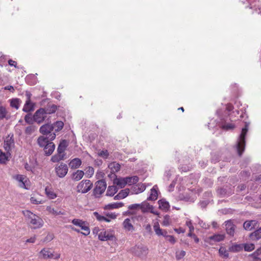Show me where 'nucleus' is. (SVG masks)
I'll return each mask as SVG.
<instances>
[{"label":"nucleus","mask_w":261,"mask_h":261,"mask_svg":"<svg viewBox=\"0 0 261 261\" xmlns=\"http://www.w3.org/2000/svg\"><path fill=\"white\" fill-rule=\"evenodd\" d=\"M39 146L43 148L44 155L49 156L54 151L56 147L55 144L53 142L47 141V139L44 136H39L37 140Z\"/></svg>","instance_id":"obj_1"},{"label":"nucleus","mask_w":261,"mask_h":261,"mask_svg":"<svg viewBox=\"0 0 261 261\" xmlns=\"http://www.w3.org/2000/svg\"><path fill=\"white\" fill-rule=\"evenodd\" d=\"M250 125L249 122H245V126L242 129L241 133L236 145L238 154L239 156H241L244 151L246 145V136L248 130V127Z\"/></svg>","instance_id":"obj_2"},{"label":"nucleus","mask_w":261,"mask_h":261,"mask_svg":"<svg viewBox=\"0 0 261 261\" xmlns=\"http://www.w3.org/2000/svg\"><path fill=\"white\" fill-rule=\"evenodd\" d=\"M95 187L93 190V195L98 198L106 190L107 188V184L104 179H101L97 181L95 184Z\"/></svg>","instance_id":"obj_3"},{"label":"nucleus","mask_w":261,"mask_h":261,"mask_svg":"<svg viewBox=\"0 0 261 261\" xmlns=\"http://www.w3.org/2000/svg\"><path fill=\"white\" fill-rule=\"evenodd\" d=\"M93 187V183L89 179L83 180L77 186L78 193H86Z\"/></svg>","instance_id":"obj_4"},{"label":"nucleus","mask_w":261,"mask_h":261,"mask_svg":"<svg viewBox=\"0 0 261 261\" xmlns=\"http://www.w3.org/2000/svg\"><path fill=\"white\" fill-rule=\"evenodd\" d=\"M133 253L141 258H145L148 254V248L142 245L135 246L132 249Z\"/></svg>","instance_id":"obj_5"},{"label":"nucleus","mask_w":261,"mask_h":261,"mask_svg":"<svg viewBox=\"0 0 261 261\" xmlns=\"http://www.w3.org/2000/svg\"><path fill=\"white\" fill-rule=\"evenodd\" d=\"M14 135L12 133L9 134L4 141V148L7 151V154L10 155V151L12 148L15 146V142L14 139Z\"/></svg>","instance_id":"obj_6"},{"label":"nucleus","mask_w":261,"mask_h":261,"mask_svg":"<svg viewBox=\"0 0 261 261\" xmlns=\"http://www.w3.org/2000/svg\"><path fill=\"white\" fill-rule=\"evenodd\" d=\"M46 117L45 111L43 108H41L37 110L34 114V120L38 124L42 123Z\"/></svg>","instance_id":"obj_7"},{"label":"nucleus","mask_w":261,"mask_h":261,"mask_svg":"<svg viewBox=\"0 0 261 261\" xmlns=\"http://www.w3.org/2000/svg\"><path fill=\"white\" fill-rule=\"evenodd\" d=\"M225 238L224 234H214V235L207 237L205 242L210 245H214L215 243L220 242L223 241Z\"/></svg>","instance_id":"obj_8"},{"label":"nucleus","mask_w":261,"mask_h":261,"mask_svg":"<svg viewBox=\"0 0 261 261\" xmlns=\"http://www.w3.org/2000/svg\"><path fill=\"white\" fill-rule=\"evenodd\" d=\"M57 175L60 178H63L67 174L68 168L66 164L61 163L60 165L55 167Z\"/></svg>","instance_id":"obj_9"},{"label":"nucleus","mask_w":261,"mask_h":261,"mask_svg":"<svg viewBox=\"0 0 261 261\" xmlns=\"http://www.w3.org/2000/svg\"><path fill=\"white\" fill-rule=\"evenodd\" d=\"M98 239L101 241H115L116 240L115 234L109 233L106 232V230H103L98 234Z\"/></svg>","instance_id":"obj_10"},{"label":"nucleus","mask_w":261,"mask_h":261,"mask_svg":"<svg viewBox=\"0 0 261 261\" xmlns=\"http://www.w3.org/2000/svg\"><path fill=\"white\" fill-rule=\"evenodd\" d=\"M225 229L227 233L231 237H233L235 233L236 225L233 224L232 220H229L225 222Z\"/></svg>","instance_id":"obj_11"},{"label":"nucleus","mask_w":261,"mask_h":261,"mask_svg":"<svg viewBox=\"0 0 261 261\" xmlns=\"http://www.w3.org/2000/svg\"><path fill=\"white\" fill-rule=\"evenodd\" d=\"M40 254L42 255V257L44 259L47 258H54L58 259L60 257V254H57L56 256H54V254L49 251V249L43 248L40 252Z\"/></svg>","instance_id":"obj_12"},{"label":"nucleus","mask_w":261,"mask_h":261,"mask_svg":"<svg viewBox=\"0 0 261 261\" xmlns=\"http://www.w3.org/2000/svg\"><path fill=\"white\" fill-rule=\"evenodd\" d=\"M54 129L53 124L50 123H46L42 125L39 129V132L43 135H48Z\"/></svg>","instance_id":"obj_13"},{"label":"nucleus","mask_w":261,"mask_h":261,"mask_svg":"<svg viewBox=\"0 0 261 261\" xmlns=\"http://www.w3.org/2000/svg\"><path fill=\"white\" fill-rule=\"evenodd\" d=\"M30 223L34 226V229H37L42 227L43 221L41 218L36 215L30 221Z\"/></svg>","instance_id":"obj_14"},{"label":"nucleus","mask_w":261,"mask_h":261,"mask_svg":"<svg viewBox=\"0 0 261 261\" xmlns=\"http://www.w3.org/2000/svg\"><path fill=\"white\" fill-rule=\"evenodd\" d=\"M68 146V143L66 140H62L59 143L58 148L57 152L59 154H66L65 152L66 148Z\"/></svg>","instance_id":"obj_15"},{"label":"nucleus","mask_w":261,"mask_h":261,"mask_svg":"<svg viewBox=\"0 0 261 261\" xmlns=\"http://www.w3.org/2000/svg\"><path fill=\"white\" fill-rule=\"evenodd\" d=\"M257 224L255 220H247L243 224V227L246 230H251L254 229Z\"/></svg>","instance_id":"obj_16"},{"label":"nucleus","mask_w":261,"mask_h":261,"mask_svg":"<svg viewBox=\"0 0 261 261\" xmlns=\"http://www.w3.org/2000/svg\"><path fill=\"white\" fill-rule=\"evenodd\" d=\"M129 193V189L128 188L121 190L118 194L114 196L115 200H119L126 197Z\"/></svg>","instance_id":"obj_17"},{"label":"nucleus","mask_w":261,"mask_h":261,"mask_svg":"<svg viewBox=\"0 0 261 261\" xmlns=\"http://www.w3.org/2000/svg\"><path fill=\"white\" fill-rule=\"evenodd\" d=\"M81 164L82 161L80 159L74 158L69 162V166L71 169H74L79 168Z\"/></svg>","instance_id":"obj_18"},{"label":"nucleus","mask_w":261,"mask_h":261,"mask_svg":"<svg viewBox=\"0 0 261 261\" xmlns=\"http://www.w3.org/2000/svg\"><path fill=\"white\" fill-rule=\"evenodd\" d=\"M10 118V115L8 114V112L5 107L0 106V120L6 119L8 120Z\"/></svg>","instance_id":"obj_19"},{"label":"nucleus","mask_w":261,"mask_h":261,"mask_svg":"<svg viewBox=\"0 0 261 261\" xmlns=\"http://www.w3.org/2000/svg\"><path fill=\"white\" fill-rule=\"evenodd\" d=\"M45 114H51L55 113L58 109V106L54 104L48 105L47 106L43 108Z\"/></svg>","instance_id":"obj_20"},{"label":"nucleus","mask_w":261,"mask_h":261,"mask_svg":"<svg viewBox=\"0 0 261 261\" xmlns=\"http://www.w3.org/2000/svg\"><path fill=\"white\" fill-rule=\"evenodd\" d=\"M250 239L252 241H257L261 238V227L255 230L249 234Z\"/></svg>","instance_id":"obj_21"},{"label":"nucleus","mask_w":261,"mask_h":261,"mask_svg":"<svg viewBox=\"0 0 261 261\" xmlns=\"http://www.w3.org/2000/svg\"><path fill=\"white\" fill-rule=\"evenodd\" d=\"M10 106L12 108L18 110L21 102V100L18 98H13L9 100Z\"/></svg>","instance_id":"obj_22"},{"label":"nucleus","mask_w":261,"mask_h":261,"mask_svg":"<svg viewBox=\"0 0 261 261\" xmlns=\"http://www.w3.org/2000/svg\"><path fill=\"white\" fill-rule=\"evenodd\" d=\"M84 175V172L83 171L77 170L72 174L71 177L74 181H79L83 178Z\"/></svg>","instance_id":"obj_23"},{"label":"nucleus","mask_w":261,"mask_h":261,"mask_svg":"<svg viewBox=\"0 0 261 261\" xmlns=\"http://www.w3.org/2000/svg\"><path fill=\"white\" fill-rule=\"evenodd\" d=\"M159 204V208L165 211V212L168 211L170 208V205L168 202L166 201L164 199L159 200L158 201Z\"/></svg>","instance_id":"obj_24"},{"label":"nucleus","mask_w":261,"mask_h":261,"mask_svg":"<svg viewBox=\"0 0 261 261\" xmlns=\"http://www.w3.org/2000/svg\"><path fill=\"white\" fill-rule=\"evenodd\" d=\"M124 228L128 231H133L134 230L135 228L130 222V220L129 218H126L123 222Z\"/></svg>","instance_id":"obj_25"},{"label":"nucleus","mask_w":261,"mask_h":261,"mask_svg":"<svg viewBox=\"0 0 261 261\" xmlns=\"http://www.w3.org/2000/svg\"><path fill=\"white\" fill-rule=\"evenodd\" d=\"M140 204L139 208H140L142 213H145L148 212L151 208H153L152 205H150L148 202H143Z\"/></svg>","instance_id":"obj_26"},{"label":"nucleus","mask_w":261,"mask_h":261,"mask_svg":"<svg viewBox=\"0 0 261 261\" xmlns=\"http://www.w3.org/2000/svg\"><path fill=\"white\" fill-rule=\"evenodd\" d=\"M124 206V203L122 202H116L113 203H110L107 205H106L104 206V209L108 210H112L114 208H118L119 207H121Z\"/></svg>","instance_id":"obj_27"},{"label":"nucleus","mask_w":261,"mask_h":261,"mask_svg":"<svg viewBox=\"0 0 261 261\" xmlns=\"http://www.w3.org/2000/svg\"><path fill=\"white\" fill-rule=\"evenodd\" d=\"M118 190V188L115 186H110L108 187L106 195L107 196H113Z\"/></svg>","instance_id":"obj_28"},{"label":"nucleus","mask_w":261,"mask_h":261,"mask_svg":"<svg viewBox=\"0 0 261 261\" xmlns=\"http://www.w3.org/2000/svg\"><path fill=\"white\" fill-rule=\"evenodd\" d=\"M35 103L32 102V101H29V103L28 105H26V102L24 105V106L22 109V111L24 112L29 113L32 112L35 109Z\"/></svg>","instance_id":"obj_29"},{"label":"nucleus","mask_w":261,"mask_h":261,"mask_svg":"<svg viewBox=\"0 0 261 261\" xmlns=\"http://www.w3.org/2000/svg\"><path fill=\"white\" fill-rule=\"evenodd\" d=\"M66 154H59L57 152V154L53 155L51 158L50 161L53 163H57L60 161L63 160L65 159Z\"/></svg>","instance_id":"obj_30"},{"label":"nucleus","mask_w":261,"mask_h":261,"mask_svg":"<svg viewBox=\"0 0 261 261\" xmlns=\"http://www.w3.org/2000/svg\"><path fill=\"white\" fill-rule=\"evenodd\" d=\"M114 183L119 186L120 188H124L127 185L125 178H116L114 181Z\"/></svg>","instance_id":"obj_31"},{"label":"nucleus","mask_w":261,"mask_h":261,"mask_svg":"<svg viewBox=\"0 0 261 261\" xmlns=\"http://www.w3.org/2000/svg\"><path fill=\"white\" fill-rule=\"evenodd\" d=\"M155 187H156V186H154L151 189L150 196L147 198L148 200H155L158 198V191L155 189Z\"/></svg>","instance_id":"obj_32"},{"label":"nucleus","mask_w":261,"mask_h":261,"mask_svg":"<svg viewBox=\"0 0 261 261\" xmlns=\"http://www.w3.org/2000/svg\"><path fill=\"white\" fill-rule=\"evenodd\" d=\"M243 249V244H234L229 247V251L232 252H238Z\"/></svg>","instance_id":"obj_33"},{"label":"nucleus","mask_w":261,"mask_h":261,"mask_svg":"<svg viewBox=\"0 0 261 261\" xmlns=\"http://www.w3.org/2000/svg\"><path fill=\"white\" fill-rule=\"evenodd\" d=\"M53 124L54 127V130L56 133L60 131L64 126V123L62 121H57Z\"/></svg>","instance_id":"obj_34"},{"label":"nucleus","mask_w":261,"mask_h":261,"mask_svg":"<svg viewBox=\"0 0 261 261\" xmlns=\"http://www.w3.org/2000/svg\"><path fill=\"white\" fill-rule=\"evenodd\" d=\"M93 215L96 217V219L99 221H105L107 222H110L111 221V219L109 218H107L103 216H101L99 214V213L97 212H95L93 213Z\"/></svg>","instance_id":"obj_35"},{"label":"nucleus","mask_w":261,"mask_h":261,"mask_svg":"<svg viewBox=\"0 0 261 261\" xmlns=\"http://www.w3.org/2000/svg\"><path fill=\"white\" fill-rule=\"evenodd\" d=\"M127 184L131 185L135 184L139 181V177L137 176L125 177Z\"/></svg>","instance_id":"obj_36"},{"label":"nucleus","mask_w":261,"mask_h":261,"mask_svg":"<svg viewBox=\"0 0 261 261\" xmlns=\"http://www.w3.org/2000/svg\"><path fill=\"white\" fill-rule=\"evenodd\" d=\"M24 120L27 123L29 124H33L35 122V120H34V115H32L30 112L24 116Z\"/></svg>","instance_id":"obj_37"},{"label":"nucleus","mask_w":261,"mask_h":261,"mask_svg":"<svg viewBox=\"0 0 261 261\" xmlns=\"http://www.w3.org/2000/svg\"><path fill=\"white\" fill-rule=\"evenodd\" d=\"M229 249L227 250L223 247H221L219 250L220 255L225 258H227L229 257Z\"/></svg>","instance_id":"obj_38"},{"label":"nucleus","mask_w":261,"mask_h":261,"mask_svg":"<svg viewBox=\"0 0 261 261\" xmlns=\"http://www.w3.org/2000/svg\"><path fill=\"white\" fill-rule=\"evenodd\" d=\"M9 154H7V152L6 153L3 152L1 150V153H0V164H5L7 161H8V155Z\"/></svg>","instance_id":"obj_39"},{"label":"nucleus","mask_w":261,"mask_h":261,"mask_svg":"<svg viewBox=\"0 0 261 261\" xmlns=\"http://www.w3.org/2000/svg\"><path fill=\"white\" fill-rule=\"evenodd\" d=\"M261 254V247L256 249L253 253L249 255V256L252 257L254 259L261 260V258L258 256Z\"/></svg>","instance_id":"obj_40"},{"label":"nucleus","mask_w":261,"mask_h":261,"mask_svg":"<svg viewBox=\"0 0 261 261\" xmlns=\"http://www.w3.org/2000/svg\"><path fill=\"white\" fill-rule=\"evenodd\" d=\"M81 229L84 231V232H82L81 233L84 236H88L90 232V228L89 226L87 225V223L85 221V223L83 224L81 227Z\"/></svg>","instance_id":"obj_41"},{"label":"nucleus","mask_w":261,"mask_h":261,"mask_svg":"<svg viewBox=\"0 0 261 261\" xmlns=\"http://www.w3.org/2000/svg\"><path fill=\"white\" fill-rule=\"evenodd\" d=\"M109 167L113 171V172H118L120 169V166L118 163L113 162L111 163Z\"/></svg>","instance_id":"obj_42"},{"label":"nucleus","mask_w":261,"mask_h":261,"mask_svg":"<svg viewBox=\"0 0 261 261\" xmlns=\"http://www.w3.org/2000/svg\"><path fill=\"white\" fill-rule=\"evenodd\" d=\"M22 214H23L24 217L28 218L30 221L36 216L35 214H33L31 211L28 210L23 211Z\"/></svg>","instance_id":"obj_43"},{"label":"nucleus","mask_w":261,"mask_h":261,"mask_svg":"<svg viewBox=\"0 0 261 261\" xmlns=\"http://www.w3.org/2000/svg\"><path fill=\"white\" fill-rule=\"evenodd\" d=\"M243 247L245 251H251L255 249V245L253 243L244 244H243Z\"/></svg>","instance_id":"obj_44"},{"label":"nucleus","mask_w":261,"mask_h":261,"mask_svg":"<svg viewBox=\"0 0 261 261\" xmlns=\"http://www.w3.org/2000/svg\"><path fill=\"white\" fill-rule=\"evenodd\" d=\"M235 128V125L233 123H225L222 126V128L226 130H232Z\"/></svg>","instance_id":"obj_45"},{"label":"nucleus","mask_w":261,"mask_h":261,"mask_svg":"<svg viewBox=\"0 0 261 261\" xmlns=\"http://www.w3.org/2000/svg\"><path fill=\"white\" fill-rule=\"evenodd\" d=\"M45 193L47 197L51 199H53L57 197L56 193H55L53 191L47 188H45Z\"/></svg>","instance_id":"obj_46"},{"label":"nucleus","mask_w":261,"mask_h":261,"mask_svg":"<svg viewBox=\"0 0 261 261\" xmlns=\"http://www.w3.org/2000/svg\"><path fill=\"white\" fill-rule=\"evenodd\" d=\"M35 129L36 127L34 126L30 125L27 126L25 129V134L28 135H30L35 131Z\"/></svg>","instance_id":"obj_47"},{"label":"nucleus","mask_w":261,"mask_h":261,"mask_svg":"<svg viewBox=\"0 0 261 261\" xmlns=\"http://www.w3.org/2000/svg\"><path fill=\"white\" fill-rule=\"evenodd\" d=\"M218 194L223 197L227 194V189L224 187L218 188L217 190Z\"/></svg>","instance_id":"obj_48"},{"label":"nucleus","mask_w":261,"mask_h":261,"mask_svg":"<svg viewBox=\"0 0 261 261\" xmlns=\"http://www.w3.org/2000/svg\"><path fill=\"white\" fill-rule=\"evenodd\" d=\"M154 230L155 233L158 236H161L163 230L160 228L158 223H155L153 226Z\"/></svg>","instance_id":"obj_49"},{"label":"nucleus","mask_w":261,"mask_h":261,"mask_svg":"<svg viewBox=\"0 0 261 261\" xmlns=\"http://www.w3.org/2000/svg\"><path fill=\"white\" fill-rule=\"evenodd\" d=\"M15 179L22 184V185L20 186L21 187H24L25 186V184L23 182L24 177L22 175L18 174L15 175Z\"/></svg>","instance_id":"obj_50"},{"label":"nucleus","mask_w":261,"mask_h":261,"mask_svg":"<svg viewBox=\"0 0 261 261\" xmlns=\"http://www.w3.org/2000/svg\"><path fill=\"white\" fill-rule=\"evenodd\" d=\"M86 174L88 177H91L94 174V170L92 167L89 166L87 167Z\"/></svg>","instance_id":"obj_51"},{"label":"nucleus","mask_w":261,"mask_h":261,"mask_svg":"<svg viewBox=\"0 0 261 261\" xmlns=\"http://www.w3.org/2000/svg\"><path fill=\"white\" fill-rule=\"evenodd\" d=\"M85 221H84L81 219H74L72 221V223L76 226L81 227L83 224L85 223Z\"/></svg>","instance_id":"obj_52"},{"label":"nucleus","mask_w":261,"mask_h":261,"mask_svg":"<svg viewBox=\"0 0 261 261\" xmlns=\"http://www.w3.org/2000/svg\"><path fill=\"white\" fill-rule=\"evenodd\" d=\"M241 175L244 180H246L250 176V172L249 171L244 170L241 172Z\"/></svg>","instance_id":"obj_53"},{"label":"nucleus","mask_w":261,"mask_h":261,"mask_svg":"<svg viewBox=\"0 0 261 261\" xmlns=\"http://www.w3.org/2000/svg\"><path fill=\"white\" fill-rule=\"evenodd\" d=\"M169 220H170V216L168 215H166L164 217V220L162 222V225L164 226H167L169 225V224H170Z\"/></svg>","instance_id":"obj_54"},{"label":"nucleus","mask_w":261,"mask_h":261,"mask_svg":"<svg viewBox=\"0 0 261 261\" xmlns=\"http://www.w3.org/2000/svg\"><path fill=\"white\" fill-rule=\"evenodd\" d=\"M56 132H54L53 133L51 132V133L48 134L49 135L48 136H46L45 137L47 139L48 141L51 142L53 140H54L56 138Z\"/></svg>","instance_id":"obj_55"},{"label":"nucleus","mask_w":261,"mask_h":261,"mask_svg":"<svg viewBox=\"0 0 261 261\" xmlns=\"http://www.w3.org/2000/svg\"><path fill=\"white\" fill-rule=\"evenodd\" d=\"M54 238V234L51 233H48L46 237L44 238L43 242H50L53 240Z\"/></svg>","instance_id":"obj_56"},{"label":"nucleus","mask_w":261,"mask_h":261,"mask_svg":"<svg viewBox=\"0 0 261 261\" xmlns=\"http://www.w3.org/2000/svg\"><path fill=\"white\" fill-rule=\"evenodd\" d=\"M25 96L27 97L26 105H28L29 103V101H31V98L32 95L31 93L29 91H25Z\"/></svg>","instance_id":"obj_57"},{"label":"nucleus","mask_w":261,"mask_h":261,"mask_svg":"<svg viewBox=\"0 0 261 261\" xmlns=\"http://www.w3.org/2000/svg\"><path fill=\"white\" fill-rule=\"evenodd\" d=\"M186 255V252L185 251H181L179 252L176 253V258L179 260L182 258Z\"/></svg>","instance_id":"obj_58"},{"label":"nucleus","mask_w":261,"mask_h":261,"mask_svg":"<svg viewBox=\"0 0 261 261\" xmlns=\"http://www.w3.org/2000/svg\"><path fill=\"white\" fill-rule=\"evenodd\" d=\"M98 155L100 156L105 159H107L109 156V152L107 150H101L99 153Z\"/></svg>","instance_id":"obj_59"},{"label":"nucleus","mask_w":261,"mask_h":261,"mask_svg":"<svg viewBox=\"0 0 261 261\" xmlns=\"http://www.w3.org/2000/svg\"><path fill=\"white\" fill-rule=\"evenodd\" d=\"M252 178H253V180L258 184H261V174L255 175Z\"/></svg>","instance_id":"obj_60"},{"label":"nucleus","mask_w":261,"mask_h":261,"mask_svg":"<svg viewBox=\"0 0 261 261\" xmlns=\"http://www.w3.org/2000/svg\"><path fill=\"white\" fill-rule=\"evenodd\" d=\"M51 212L55 215H65V213L64 212L59 210H56L54 208H53L51 210Z\"/></svg>","instance_id":"obj_61"},{"label":"nucleus","mask_w":261,"mask_h":261,"mask_svg":"<svg viewBox=\"0 0 261 261\" xmlns=\"http://www.w3.org/2000/svg\"><path fill=\"white\" fill-rule=\"evenodd\" d=\"M105 215L106 216V217L112 219H115L117 217V215L113 213H107L105 214Z\"/></svg>","instance_id":"obj_62"},{"label":"nucleus","mask_w":261,"mask_h":261,"mask_svg":"<svg viewBox=\"0 0 261 261\" xmlns=\"http://www.w3.org/2000/svg\"><path fill=\"white\" fill-rule=\"evenodd\" d=\"M140 204H133L128 206V209L130 210H137L139 208Z\"/></svg>","instance_id":"obj_63"},{"label":"nucleus","mask_w":261,"mask_h":261,"mask_svg":"<svg viewBox=\"0 0 261 261\" xmlns=\"http://www.w3.org/2000/svg\"><path fill=\"white\" fill-rule=\"evenodd\" d=\"M7 59L5 56H1L0 57V65L5 64L6 63Z\"/></svg>","instance_id":"obj_64"}]
</instances>
